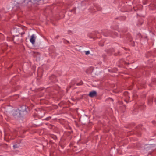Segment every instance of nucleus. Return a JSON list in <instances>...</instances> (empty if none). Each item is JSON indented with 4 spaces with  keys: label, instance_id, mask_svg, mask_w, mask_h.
Here are the masks:
<instances>
[{
    "label": "nucleus",
    "instance_id": "nucleus-1",
    "mask_svg": "<svg viewBox=\"0 0 156 156\" xmlns=\"http://www.w3.org/2000/svg\"><path fill=\"white\" fill-rule=\"evenodd\" d=\"M120 37H123L122 36V34H120ZM124 38H125V40L126 41H129L130 42H131V44L133 46H134V43L133 41L132 42V39L131 38V36L129 34H125L124 37Z\"/></svg>",
    "mask_w": 156,
    "mask_h": 156
},
{
    "label": "nucleus",
    "instance_id": "nucleus-2",
    "mask_svg": "<svg viewBox=\"0 0 156 156\" xmlns=\"http://www.w3.org/2000/svg\"><path fill=\"white\" fill-rule=\"evenodd\" d=\"M21 115L23 117L25 114H27V111L26 110V107L25 105H22L18 108Z\"/></svg>",
    "mask_w": 156,
    "mask_h": 156
},
{
    "label": "nucleus",
    "instance_id": "nucleus-3",
    "mask_svg": "<svg viewBox=\"0 0 156 156\" xmlns=\"http://www.w3.org/2000/svg\"><path fill=\"white\" fill-rule=\"evenodd\" d=\"M12 115L15 118L18 117H23L21 113L19 112L18 109L13 110L12 111Z\"/></svg>",
    "mask_w": 156,
    "mask_h": 156
},
{
    "label": "nucleus",
    "instance_id": "nucleus-4",
    "mask_svg": "<svg viewBox=\"0 0 156 156\" xmlns=\"http://www.w3.org/2000/svg\"><path fill=\"white\" fill-rule=\"evenodd\" d=\"M105 33V36H110L112 37H115L116 36H117L118 35L117 33L112 32L110 30L107 31Z\"/></svg>",
    "mask_w": 156,
    "mask_h": 156
},
{
    "label": "nucleus",
    "instance_id": "nucleus-5",
    "mask_svg": "<svg viewBox=\"0 0 156 156\" xmlns=\"http://www.w3.org/2000/svg\"><path fill=\"white\" fill-rule=\"evenodd\" d=\"M14 133H12V132H8L6 133L5 132V139H8L9 140L13 139V138L12 137V135H13L14 134Z\"/></svg>",
    "mask_w": 156,
    "mask_h": 156
},
{
    "label": "nucleus",
    "instance_id": "nucleus-6",
    "mask_svg": "<svg viewBox=\"0 0 156 156\" xmlns=\"http://www.w3.org/2000/svg\"><path fill=\"white\" fill-rule=\"evenodd\" d=\"M99 33L97 31H94L91 33H88L87 34L88 36L90 38H94V37L95 35H97Z\"/></svg>",
    "mask_w": 156,
    "mask_h": 156
},
{
    "label": "nucleus",
    "instance_id": "nucleus-7",
    "mask_svg": "<svg viewBox=\"0 0 156 156\" xmlns=\"http://www.w3.org/2000/svg\"><path fill=\"white\" fill-rule=\"evenodd\" d=\"M49 80L53 83H55L57 81L56 76L54 75H51L49 77Z\"/></svg>",
    "mask_w": 156,
    "mask_h": 156
},
{
    "label": "nucleus",
    "instance_id": "nucleus-8",
    "mask_svg": "<svg viewBox=\"0 0 156 156\" xmlns=\"http://www.w3.org/2000/svg\"><path fill=\"white\" fill-rule=\"evenodd\" d=\"M88 95L90 97H94L97 95V92L95 91L90 92Z\"/></svg>",
    "mask_w": 156,
    "mask_h": 156
},
{
    "label": "nucleus",
    "instance_id": "nucleus-9",
    "mask_svg": "<svg viewBox=\"0 0 156 156\" xmlns=\"http://www.w3.org/2000/svg\"><path fill=\"white\" fill-rule=\"evenodd\" d=\"M35 37L34 34H33L31 35V38L30 39V41L34 44L35 43Z\"/></svg>",
    "mask_w": 156,
    "mask_h": 156
},
{
    "label": "nucleus",
    "instance_id": "nucleus-10",
    "mask_svg": "<svg viewBox=\"0 0 156 156\" xmlns=\"http://www.w3.org/2000/svg\"><path fill=\"white\" fill-rule=\"evenodd\" d=\"M40 0H28L29 2H30L33 4H37Z\"/></svg>",
    "mask_w": 156,
    "mask_h": 156
},
{
    "label": "nucleus",
    "instance_id": "nucleus-11",
    "mask_svg": "<svg viewBox=\"0 0 156 156\" xmlns=\"http://www.w3.org/2000/svg\"><path fill=\"white\" fill-rule=\"evenodd\" d=\"M126 19V17L125 16H120L118 17H117V18H115V20L116 19H119V20H124Z\"/></svg>",
    "mask_w": 156,
    "mask_h": 156
},
{
    "label": "nucleus",
    "instance_id": "nucleus-12",
    "mask_svg": "<svg viewBox=\"0 0 156 156\" xmlns=\"http://www.w3.org/2000/svg\"><path fill=\"white\" fill-rule=\"evenodd\" d=\"M153 103V99L151 98H149L148 99V105L150 106Z\"/></svg>",
    "mask_w": 156,
    "mask_h": 156
},
{
    "label": "nucleus",
    "instance_id": "nucleus-13",
    "mask_svg": "<svg viewBox=\"0 0 156 156\" xmlns=\"http://www.w3.org/2000/svg\"><path fill=\"white\" fill-rule=\"evenodd\" d=\"M105 51L107 52L108 53H112L114 51V50L112 48L111 49L109 50H105Z\"/></svg>",
    "mask_w": 156,
    "mask_h": 156
},
{
    "label": "nucleus",
    "instance_id": "nucleus-14",
    "mask_svg": "<svg viewBox=\"0 0 156 156\" xmlns=\"http://www.w3.org/2000/svg\"><path fill=\"white\" fill-rule=\"evenodd\" d=\"M106 100L107 101H109L110 102H112H112H113V100L112 98H108Z\"/></svg>",
    "mask_w": 156,
    "mask_h": 156
},
{
    "label": "nucleus",
    "instance_id": "nucleus-15",
    "mask_svg": "<svg viewBox=\"0 0 156 156\" xmlns=\"http://www.w3.org/2000/svg\"><path fill=\"white\" fill-rule=\"evenodd\" d=\"M103 44H104L103 41H100L99 43V45L101 46H103V45H104Z\"/></svg>",
    "mask_w": 156,
    "mask_h": 156
},
{
    "label": "nucleus",
    "instance_id": "nucleus-16",
    "mask_svg": "<svg viewBox=\"0 0 156 156\" xmlns=\"http://www.w3.org/2000/svg\"><path fill=\"white\" fill-rule=\"evenodd\" d=\"M51 49L53 50L52 51H51V53H55V51L54 50L55 49V48L53 46H52L50 47V50Z\"/></svg>",
    "mask_w": 156,
    "mask_h": 156
},
{
    "label": "nucleus",
    "instance_id": "nucleus-17",
    "mask_svg": "<svg viewBox=\"0 0 156 156\" xmlns=\"http://www.w3.org/2000/svg\"><path fill=\"white\" fill-rule=\"evenodd\" d=\"M136 132L138 134L139 136H140L141 135L140 133V130L138 129H137L136 130Z\"/></svg>",
    "mask_w": 156,
    "mask_h": 156
},
{
    "label": "nucleus",
    "instance_id": "nucleus-18",
    "mask_svg": "<svg viewBox=\"0 0 156 156\" xmlns=\"http://www.w3.org/2000/svg\"><path fill=\"white\" fill-rule=\"evenodd\" d=\"M51 137L54 140H56L57 139L56 136L55 135H52L51 136Z\"/></svg>",
    "mask_w": 156,
    "mask_h": 156
},
{
    "label": "nucleus",
    "instance_id": "nucleus-19",
    "mask_svg": "<svg viewBox=\"0 0 156 156\" xmlns=\"http://www.w3.org/2000/svg\"><path fill=\"white\" fill-rule=\"evenodd\" d=\"M20 146L19 145L17 144H15L13 146V147L15 149L18 147Z\"/></svg>",
    "mask_w": 156,
    "mask_h": 156
},
{
    "label": "nucleus",
    "instance_id": "nucleus-20",
    "mask_svg": "<svg viewBox=\"0 0 156 156\" xmlns=\"http://www.w3.org/2000/svg\"><path fill=\"white\" fill-rule=\"evenodd\" d=\"M152 83L156 84V79H154L152 81Z\"/></svg>",
    "mask_w": 156,
    "mask_h": 156
},
{
    "label": "nucleus",
    "instance_id": "nucleus-21",
    "mask_svg": "<svg viewBox=\"0 0 156 156\" xmlns=\"http://www.w3.org/2000/svg\"><path fill=\"white\" fill-rule=\"evenodd\" d=\"M76 8H74L70 10V11L71 12H73L74 13H75V12H76Z\"/></svg>",
    "mask_w": 156,
    "mask_h": 156
},
{
    "label": "nucleus",
    "instance_id": "nucleus-22",
    "mask_svg": "<svg viewBox=\"0 0 156 156\" xmlns=\"http://www.w3.org/2000/svg\"><path fill=\"white\" fill-rule=\"evenodd\" d=\"M51 117L49 116L46 118L44 119L46 120H49L51 119Z\"/></svg>",
    "mask_w": 156,
    "mask_h": 156
},
{
    "label": "nucleus",
    "instance_id": "nucleus-23",
    "mask_svg": "<svg viewBox=\"0 0 156 156\" xmlns=\"http://www.w3.org/2000/svg\"><path fill=\"white\" fill-rule=\"evenodd\" d=\"M83 82L81 81V82H80V83H78L77 84V85H82L83 84Z\"/></svg>",
    "mask_w": 156,
    "mask_h": 156
},
{
    "label": "nucleus",
    "instance_id": "nucleus-24",
    "mask_svg": "<svg viewBox=\"0 0 156 156\" xmlns=\"http://www.w3.org/2000/svg\"><path fill=\"white\" fill-rule=\"evenodd\" d=\"M120 55V52L119 51H118L117 53H115V55L117 56Z\"/></svg>",
    "mask_w": 156,
    "mask_h": 156
},
{
    "label": "nucleus",
    "instance_id": "nucleus-25",
    "mask_svg": "<svg viewBox=\"0 0 156 156\" xmlns=\"http://www.w3.org/2000/svg\"><path fill=\"white\" fill-rule=\"evenodd\" d=\"M85 54L86 55H88L90 54V51H85Z\"/></svg>",
    "mask_w": 156,
    "mask_h": 156
},
{
    "label": "nucleus",
    "instance_id": "nucleus-26",
    "mask_svg": "<svg viewBox=\"0 0 156 156\" xmlns=\"http://www.w3.org/2000/svg\"><path fill=\"white\" fill-rule=\"evenodd\" d=\"M68 34H71L72 33V31L70 30H69L68 31Z\"/></svg>",
    "mask_w": 156,
    "mask_h": 156
},
{
    "label": "nucleus",
    "instance_id": "nucleus-27",
    "mask_svg": "<svg viewBox=\"0 0 156 156\" xmlns=\"http://www.w3.org/2000/svg\"><path fill=\"white\" fill-rule=\"evenodd\" d=\"M59 36H58V35H57V36L56 37H55V38H58V37H59Z\"/></svg>",
    "mask_w": 156,
    "mask_h": 156
},
{
    "label": "nucleus",
    "instance_id": "nucleus-28",
    "mask_svg": "<svg viewBox=\"0 0 156 156\" xmlns=\"http://www.w3.org/2000/svg\"><path fill=\"white\" fill-rule=\"evenodd\" d=\"M155 122V121H152V123H153V124H154V123Z\"/></svg>",
    "mask_w": 156,
    "mask_h": 156
},
{
    "label": "nucleus",
    "instance_id": "nucleus-29",
    "mask_svg": "<svg viewBox=\"0 0 156 156\" xmlns=\"http://www.w3.org/2000/svg\"><path fill=\"white\" fill-rule=\"evenodd\" d=\"M142 106H143V108H144V107H145V106H144V105H142Z\"/></svg>",
    "mask_w": 156,
    "mask_h": 156
},
{
    "label": "nucleus",
    "instance_id": "nucleus-30",
    "mask_svg": "<svg viewBox=\"0 0 156 156\" xmlns=\"http://www.w3.org/2000/svg\"><path fill=\"white\" fill-rule=\"evenodd\" d=\"M155 101L156 102V98L155 99Z\"/></svg>",
    "mask_w": 156,
    "mask_h": 156
},
{
    "label": "nucleus",
    "instance_id": "nucleus-31",
    "mask_svg": "<svg viewBox=\"0 0 156 156\" xmlns=\"http://www.w3.org/2000/svg\"><path fill=\"white\" fill-rule=\"evenodd\" d=\"M71 86H69V88H71Z\"/></svg>",
    "mask_w": 156,
    "mask_h": 156
},
{
    "label": "nucleus",
    "instance_id": "nucleus-32",
    "mask_svg": "<svg viewBox=\"0 0 156 156\" xmlns=\"http://www.w3.org/2000/svg\"><path fill=\"white\" fill-rule=\"evenodd\" d=\"M105 56H106V55H104V58H105Z\"/></svg>",
    "mask_w": 156,
    "mask_h": 156
},
{
    "label": "nucleus",
    "instance_id": "nucleus-33",
    "mask_svg": "<svg viewBox=\"0 0 156 156\" xmlns=\"http://www.w3.org/2000/svg\"><path fill=\"white\" fill-rule=\"evenodd\" d=\"M67 42H68V43H69V41H67Z\"/></svg>",
    "mask_w": 156,
    "mask_h": 156
},
{
    "label": "nucleus",
    "instance_id": "nucleus-34",
    "mask_svg": "<svg viewBox=\"0 0 156 156\" xmlns=\"http://www.w3.org/2000/svg\"><path fill=\"white\" fill-rule=\"evenodd\" d=\"M98 10H100V9H98Z\"/></svg>",
    "mask_w": 156,
    "mask_h": 156
}]
</instances>
